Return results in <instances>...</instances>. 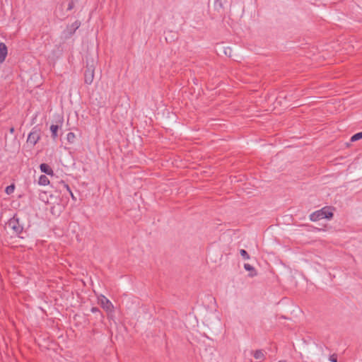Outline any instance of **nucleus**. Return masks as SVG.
I'll use <instances>...</instances> for the list:
<instances>
[{
    "instance_id": "nucleus-1",
    "label": "nucleus",
    "mask_w": 362,
    "mask_h": 362,
    "mask_svg": "<svg viewBox=\"0 0 362 362\" xmlns=\"http://www.w3.org/2000/svg\"><path fill=\"white\" fill-rule=\"evenodd\" d=\"M333 216V212L330 208L324 207L317 210L310 215V219L312 221H317L323 218L330 219Z\"/></svg>"
},
{
    "instance_id": "nucleus-2",
    "label": "nucleus",
    "mask_w": 362,
    "mask_h": 362,
    "mask_svg": "<svg viewBox=\"0 0 362 362\" xmlns=\"http://www.w3.org/2000/svg\"><path fill=\"white\" fill-rule=\"evenodd\" d=\"M98 302L103 308L105 309L107 312L111 313L113 310L114 307L112 303L105 297V296H100Z\"/></svg>"
},
{
    "instance_id": "nucleus-3",
    "label": "nucleus",
    "mask_w": 362,
    "mask_h": 362,
    "mask_svg": "<svg viewBox=\"0 0 362 362\" xmlns=\"http://www.w3.org/2000/svg\"><path fill=\"white\" fill-rule=\"evenodd\" d=\"M94 78V69L91 67L88 68L85 72V83L90 84Z\"/></svg>"
},
{
    "instance_id": "nucleus-4",
    "label": "nucleus",
    "mask_w": 362,
    "mask_h": 362,
    "mask_svg": "<svg viewBox=\"0 0 362 362\" xmlns=\"http://www.w3.org/2000/svg\"><path fill=\"white\" fill-rule=\"evenodd\" d=\"M40 139V134L37 132H32L28 136L27 141L33 145H35Z\"/></svg>"
},
{
    "instance_id": "nucleus-5",
    "label": "nucleus",
    "mask_w": 362,
    "mask_h": 362,
    "mask_svg": "<svg viewBox=\"0 0 362 362\" xmlns=\"http://www.w3.org/2000/svg\"><path fill=\"white\" fill-rule=\"evenodd\" d=\"M8 54L6 45L4 42H0V64L5 61Z\"/></svg>"
},
{
    "instance_id": "nucleus-6",
    "label": "nucleus",
    "mask_w": 362,
    "mask_h": 362,
    "mask_svg": "<svg viewBox=\"0 0 362 362\" xmlns=\"http://www.w3.org/2000/svg\"><path fill=\"white\" fill-rule=\"evenodd\" d=\"M40 170L48 175H51V176H53L54 175V171L53 170L49 167V165H48L46 163H42L40 165Z\"/></svg>"
},
{
    "instance_id": "nucleus-7",
    "label": "nucleus",
    "mask_w": 362,
    "mask_h": 362,
    "mask_svg": "<svg viewBox=\"0 0 362 362\" xmlns=\"http://www.w3.org/2000/svg\"><path fill=\"white\" fill-rule=\"evenodd\" d=\"M253 356L256 360L258 361V362H262L265 359V354L263 350L259 349L256 350Z\"/></svg>"
},
{
    "instance_id": "nucleus-8",
    "label": "nucleus",
    "mask_w": 362,
    "mask_h": 362,
    "mask_svg": "<svg viewBox=\"0 0 362 362\" xmlns=\"http://www.w3.org/2000/svg\"><path fill=\"white\" fill-rule=\"evenodd\" d=\"M244 268L245 269V270H247L250 272L248 274L249 276L253 277L257 275V272H256L255 269L252 265H250L249 264H245Z\"/></svg>"
},
{
    "instance_id": "nucleus-9",
    "label": "nucleus",
    "mask_w": 362,
    "mask_h": 362,
    "mask_svg": "<svg viewBox=\"0 0 362 362\" xmlns=\"http://www.w3.org/2000/svg\"><path fill=\"white\" fill-rule=\"evenodd\" d=\"M8 226L11 227L16 233H20L22 230L19 226H17V222L15 220H11L8 223Z\"/></svg>"
},
{
    "instance_id": "nucleus-10",
    "label": "nucleus",
    "mask_w": 362,
    "mask_h": 362,
    "mask_svg": "<svg viewBox=\"0 0 362 362\" xmlns=\"http://www.w3.org/2000/svg\"><path fill=\"white\" fill-rule=\"evenodd\" d=\"M38 184L42 186H46L49 184V180L45 175H42L40 176L38 180Z\"/></svg>"
},
{
    "instance_id": "nucleus-11",
    "label": "nucleus",
    "mask_w": 362,
    "mask_h": 362,
    "mask_svg": "<svg viewBox=\"0 0 362 362\" xmlns=\"http://www.w3.org/2000/svg\"><path fill=\"white\" fill-rule=\"evenodd\" d=\"M81 23L78 21H75L69 27L67 28L70 34H73L80 26Z\"/></svg>"
},
{
    "instance_id": "nucleus-12",
    "label": "nucleus",
    "mask_w": 362,
    "mask_h": 362,
    "mask_svg": "<svg viewBox=\"0 0 362 362\" xmlns=\"http://www.w3.org/2000/svg\"><path fill=\"white\" fill-rule=\"evenodd\" d=\"M59 129V126L57 124H52L50 127V131L52 132V136L54 139L57 136V131Z\"/></svg>"
},
{
    "instance_id": "nucleus-13",
    "label": "nucleus",
    "mask_w": 362,
    "mask_h": 362,
    "mask_svg": "<svg viewBox=\"0 0 362 362\" xmlns=\"http://www.w3.org/2000/svg\"><path fill=\"white\" fill-rule=\"evenodd\" d=\"M39 197H40V199L42 201H43L45 203H48L49 202V199H48V198L47 197L46 192H40V194H39Z\"/></svg>"
},
{
    "instance_id": "nucleus-14",
    "label": "nucleus",
    "mask_w": 362,
    "mask_h": 362,
    "mask_svg": "<svg viewBox=\"0 0 362 362\" xmlns=\"http://www.w3.org/2000/svg\"><path fill=\"white\" fill-rule=\"evenodd\" d=\"M362 139V132H358L351 136V141H356L359 139Z\"/></svg>"
},
{
    "instance_id": "nucleus-15",
    "label": "nucleus",
    "mask_w": 362,
    "mask_h": 362,
    "mask_svg": "<svg viewBox=\"0 0 362 362\" xmlns=\"http://www.w3.org/2000/svg\"><path fill=\"white\" fill-rule=\"evenodd\" d=\"M240 255L245 259H250V256L249 255L247 254V251L242 249L240 250Z\"/></svg>"
},
{
    "instance_id": "nucleus-16",
    "label": "nucleus",
    "mask_w": 362,
    "mask_h": 362,
    "mask_svg": "<svg viewBox=\"0 0 362 362\" xmlns=\"http://www.w3.org/2000/svg\"><path fill=\"white\" fill-rule=\"evenodd\" d=\"M75 138H76L75 134L73 132L68 133V134H67V140L69 142H71V143L74 142Z\"/></svg>"
},
{
    "instance_id": "nucleus-17",
    "label": "nucleus",
    "mask_w": 362,
    "mask_h": 362,
    "mask_svg": "<svg viewBox=\"0 0 362 362\" xmlns=\"http://www.w3.org/2000/svg\"><path fill=\"white\" fill-rule=\"evenodd\" d=\"M13 191H14L13 185H9V186L6 187V188L5 189V192L7 194H10L13 193Z\"/></svg>"
},
{
    "instance_id": "nucleus-18",
    "label": "nucleus",
    "mask_w": 362,
    "mask_h": 362,
    "mask_svg": "<svg viewBox=\"0 0 362 362\" xmlns=\"http://www.w3.org/2000/svg\"><path fill=\"white\" fill-rule=\"evenodd\" d=\"M329 360L331 362H337V356L336 354H332L329 356Z\"/></svg>"
},
{
    "instance_id": "nucleus-19",
    "label": "nucleus",
    "mask_w": 362,
    "mask_h": 362,
    "mask_svg": "<svg viewBox=\"0 0 362 362\" xmlns=\"http://www.w3.org/2000/svg\"><path fill=\"white\" fill-rule=\"evenodd\" d=\"M74 6V3L73 1H71L69 4H68V8H67V10L68 11H71Z\"/></svg>"
},
{
    "instance_id": "nucleus-20",
    "label": "nucleus",
    "mask_w": 362,
    "mask_h": 362,
    "mask_svg": "<svg viewBox=\"0 0 362 362\" xmlns=\"http://www.w3.org/2000/svg\"><path fill=\"white\" fill-rule=\"evenodd\" d=\"M9 132H10V133L13 134L14 132V128L13 127H11L10 129H9Z\"/></svg>"
},
{
    "instance_id": "nucleus-21",
    "label": "nucleus",
    "mask_w": 362,
    "mask_h": 362,
    "mask_svg": "<svg viewBox=\"0 0 362 362\" xmlns=\"http://www.w3.org/2000/svg\"><path fill=\"white\" fill-rule=\"evenodd\" d=\"M278 362H286V361L284 360H281V361H279Z\"/></svg>"
}]
</instances>
